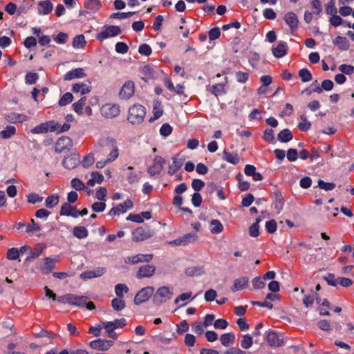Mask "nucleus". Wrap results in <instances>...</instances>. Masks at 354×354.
<instances>
[{
    "label": "nucleus",
    "instance_id": "obj_1",
    "mask_svg": "<svg viewBox=\"0 0 354 354\" xmlns=\"http://www.w3.org/2000/svg\"><path fill=\"white\" fill-rule=\"evenodd\" d=\"M146 115V109L140 104H135L129 109L127 120L133 124H140Z\"/></svg>",
    "mask_w": 354,
    "mask_h": 354
},
{
    "label": "nucleus",
    "instance_id": "obj_2",
    "mask_svg": "<svg viewBox=\"0 0 354 354\" xmlns=\"http://www.w3.org/2000/svg\"><path fill=\"white\" fill-rule=\"evenodd\" d=\"M154 231L147 225L137 227L132 232V240L135 242L143 241L151 238Z\"/></svg>",
    "mask_w": 354,
    "mask_h": 354
},
{
    "label": "nucleus",
    "instance_id": "obj_3",
    "mask_svg": "<svg viewBox=\"0 0 354 354\" xmlns=\"http://www.w3.org/2000/svg\"><path fill=\"white\" fill-rule=\"evenodd\" d=\"M173 292L167 286H161L153 296V304L156 306L167 302L172 297Z\"/></svg>",
    "mask_w": 354,
    "mask_h": 354
},
{
    "label": "nucleus",
    "instance_id": "obj_4",
    "mask_svg": "<svg viewBox=\"0 0 354 354\" xmlns=\"http://www.w3.org/2000/svg\"><path fill=\"white\" fill-rule=\"evenodd\" d=\"M127 324V320L124 318L116 319L111 322H103V328L106 329L108 336L115 339L116 333L114 330L118 328H122Z\"/></svg>",
    "mask_w": 354,
    "mask_h": 354
},
{
    "label": "nucleus",
    "instance_id": "obj_5",
    "mask_svg": "<svg viewBox=\"0 0 354 354\" xmlns=\"http://www.w3.org/2000/svg\"><path fill=\"white\" fill-rule=\"evenodd\" d=\"M60 124L59 122H56L54 120H50L36 126L32 129L30 131L34 134H41L46 133L48 131L53 132L58 130Z\"/></svg>",
    "mask_w": 354,
    "mask_h": 354
},
{
    "label": "nucleus",
    "instance_id": "obj_6",
    "mask_svg": "<svg viewBox=\"0 0 354 354\" xmlns=\"http://www.w3.org/2000/svg\"><path fill=\"white\" fill-rule=\"evenodd\" d=\"M121 32L122 30L119 26H104L103 30L96 35V39L100 41H103L109 37L118 36L120 35Z\"/></svg>",
    "mask_w": 354,
    "mask_h": 354
},
{
    "label": "nucleus",
    "instance_id": "obj_7",
    "mask_svg": "<svg viewBox=\"0 0 354 354\" xmlns=\"http://www.w3.org/2000/svg\"><path fill=\"white\" fill-rule=\"evenodd\" d=\"M166 160L164 158L156 156H155L152 165L147 168V172L151 176L159 175L163 169Z\"/></svg>",
    "mask_w": 354,
    "mask_h": 354
},
{
    "label": "nucleus",
    "instance_id": "obj_8",
    "mask_svg": "<svg viewBox=\"0 0 354 354\" xmlns=\"http://www.w3.org/2000/svg\"><path fill=\"white\" fill-rule=\"evenodd\" d=\"M154 288L152 286L142 288L134 297L135 304L140 305L147 301L152 296Z\"/></svg>",
    "mask_w": 354,
    "mask_h": 354
},
{
    "label": "nucleus",
    "instance_id": "obj_9",
    "mask_svg": "<svg viewBox=\"0 0 354 354\" xmlns=\"http://www.w3.org/2000/svg\"><path fill=\"white\" fill-rule=\"evenodd\" d=\"M73 147V141L68 136H62L59 138L55 145V151L57 153H62L66 150H70Z\"/></svg>",
    "mask_w": 354,
    "mask_h": 354
},
{
    "label": "nucleus",
    "instance_id": "obj_10",
    "mask_svg": "<svg viewBox=\"0 0 354 354\" xmlns=\"http://www.w3.org/2000/svg\"><path fill=\"white\" fill-rule=\"evenodd\" d=\"M120 106L115 104H106L102 107V114L106 118H115L120 114Z\"/></svg>",
    "mask_w": 354,
    "mask_h": 354
},
{
    "label": "nucleus",
    "instance_id": "obj_11",
    "mask_svg": "<svg viewBox=\"0 0 354 354\" xmlns=\"http://www.w3.org/2000/svg\"><path fill=\"white\" fill-rule=\"evenodd\" d=\"M135 85L133 82L127 81L122 86L119 95L121 99L127 100L134 94Z\"/></svg>",
    "mask_w": 354,
    "mask_h": 354
},
{
    "label": "nucleus",
    "instance_id": "obj_12",
    "mask_svg": "<svg viewBox=\"0 0 354 354\" xmlns=\"http://www.w3.org/2000/svg\"><path fill=\"white\" fill-rule=\"evenodd\" d=\"M113 344V342L112 340L102 339H95L90 342V346L92 348L102 351L109 350Z\"/></svg>",
    "mask_w": 354,
    "mask_h": 354
},
{
    "label": "nucleus",
    "instance_id": "obj_13",
    "mask_svg": "<svg viewBox=\"0 0 354 354\" xmlns=\"http://www.w3.org/2000/svg\"><path fill=\"white\" fill-rule=\"evenodd\" d=\"M156 271V267L152 264L142 266L139 268L136 277L138 279L149 278L152 277Z\"/></svg>",
    "mask_w": 354,
    "mask_h": 354
},
{
    "label": "nucleus",
    "instance_id": "obj_14",
    "mask_svg": "<svg viewBox=\"0 0 354 354\" xmlns=\"http://www.w3.org/2000/svg\"><path fill=\"white\" fill-rule=\"evenodd\" d=\"M116 146V140L114 138L107 137L100 139L97 147L101 148L102 152H106Z\"/></svg>",
    "mask_w": 354,
    "mask_h": 354
},
{
    "label": "nucleus",
    "instance_id": "obj_15",
    "mask_svg": "<svg viewBox=\"0 0 354 354\" xmlns=\"http://www.w3.org/2000/svg\"><path fill=\"white\" fill-rule=\"evenodd\" d=\"M197 239V234L194 232L188 233L173 241L176 245H186L190 243H194Z\"/></svg>",
    "mask_w": 354,
    "mask_h": 354
},
{
    "label": "nucleus",
    "instance_id": "obj_16",
    "mask_svg": "<svg viewBox=\"0 0 354 354\" xmlns=\"http://www.w3.org/2000/svg\"><path fill=\"white\" fill-rule=\"evenodd\" d=\"M284 20L286 24L290 27L292 32L295 30L299 24V19L295 13L293 12H288L284 16Z\"/></svg>",
    "mask_w": 354,
    "mask_h": 354
},
{
    "label": "nucleus",
    "instance_id": "obj_17",
    "mask_svg": "<svg viewBox=\"0 0 354 354\" xmlns=\"http://www.w3.org/2000/svg\"><path fill=\"white\" fill-rule=\"evenodd\" d=\"M77 209L76 207L72 206L71 204H69L68 203H64L61 206L59 215L77 218Z\"/></svg>",
    "mask_w": 354,
    "mask_h": 354
},
{
    "label": "nucleus",
    "instance_id": "obj_18",
    "mask_svg": "<svg viewBox=\"0 0 354 354\" xmlns=\"http://www.w3.org/2000/svg\"><path fill=\"white\" fill-rule=\"evenodd\" d=\"M86 76V74L84 68H77L67 72L64 76V80L70 81L75 78L85 77Z\"/></svg>",
    "mask_w": 354,
    "mask_h": 354
},
{
    "label": "nucleus",
    "instance_id": "obj_19",
    "mask_svg": "<svg viewBox=\"0 0 354 354\" xmlns=\"http://www.w3.org/2000/svg\"><path fill=\"white\" fill-rule=\"evenodd\" d=\"M273 55L277 58L284 57L288 53L287 43L284 41H280L276 47L272 48Z\"/></svg>",
    "mask_w": 354,
    "mask_h": 354
},
{
    "label": "nucleus",
    "instance_id": "obj_20",
    "mask_svg": "<svg viewBox=\"0 0 354 354\" xmlns=\"http://www.w3.org/2000/svg\"><path fill=\"white\" fill-rule=\"evenodd\" d=\"M152 259H153L152 254H138L136 255L129 257L127 262H130L132 264H136V263H142V262L149 263L152 260Z\"/></svg>",
    "mask_w": 354,
    "mask_h": 354
},
{
    "label": "nucleus",
    "instance_id": "obj_21",
    "mask_svg": "<svg viewBox=\"0 0 354 354\" xmlns=\"http://www.w3.org/2000/svg\"><path fill=\"white\" fill-rule=\"evenodd\" d=\"M266 340L271 346H281L283 345V339L274 331H269L266 335Z\"/></svg>",
    "mask_w": 354,
    "mask_h": 354
},
{
    "label": "nucleus",
    "instance_id": "obj_22",
    "mask_svg": "<svg viewBox=\"0 0 354 354\" xmlns=\"http://www.w3.org/2000/svg\"><path fill=\"white\" fill-rule=\"evenodd\" d=\"M105 272V268H97L93 270H87L80 274V278L82 279H92L102 276Z\"/></svg>",
    "mask_w": 354,
    "mask_h": 354
},
{
    "label": "nucleus",
    "instance_id": "obj_23",
    "mask_svg": "<svg viewBox=\"0 0 354 354\" xmlns=\"http://www.w3.org/2000/svg\"><path fill=\"white\" fill-rule=\"evenodd\" d=\"M249 282V278L248 277H241L234 281V285L231 288V290L233 292L245 289Z\"/></svg>",
    "mask_w": 354,
    "mask_h": 354
},
{
    "label": "nucleus",
    "instance_id": "obj_24",
    "mask_svg": "<svg viewBox=\"0 0 354 354\" xmlns=\"http://www.w3.org/2000/svg\"><path fill=\"white\" fill-rule=\"evenodd\" d=\"M55 268V261L50 257L44 259V263L40 266V270L44 274L50 273Z\"/></svg>",
    "mask_w": 354,
    "mask_h": 354
},
{
    "label": "nucleus",
    "instance_id": "obj_25",
    "mask_svg": "<svg viewBox=\"0 0 354 354\" xmlns=\"http://www.w3.org/2000/svg\"><path fill=\"white\" fill-rule=\"evenodd\" d=\"M38 6L40 8L38 10L39 15H48L53 10V5L49 0L39 1Z\"/></svg>",
    "mask_w": 354,
    "mask_h": 354
},
{
    "label": "nucleus",
    "instance_id": "obj_26",
    "mask_svg": "<svg viewBox=\"0 0 354 354\" xmlns=\"http://www.w3.org/2000/svg\"><path fill=\"white\" fill-rule=\"evenodd\" d=\"M333 44L341 50H347L349 48V41L346 37L337 36L333 40Z\"/></svg>",
    "mask_w": 354,
    "mask_h": 354
},
{
    "label": "nucleus",
    "instance_id": "obj_27",
    "mask_svg": "<svg viewBox=\"0 0 354 354\" xmlns=\"http://www.w3.org/2000/svg\"><path fill=\"white\" fill-rule=\"evenodd\" d=\"M79 159L75 156H69L66 157L62 161L64 167L68 169H72L77 167Z\"/></svg>",
    "mask_w": 354,
    "mask_h": 354
},
{
    "label": "nucleus",
    "instance_id": "obj_28",
    "mask_svg": "<svg viewBox=\"0 0 354 354\" xmlns=\"http://www.w3.org/2000/svg\"><path fill=\"white\" fill-rule=\"evenodd\" d=\"M84 7L91 12H96L102 7V3L100 0H85Z\"/></svg>",
    "mask_w": 354,
    "mask_h": 354
},
{
    "label": "nucleus",
    "instance_id": "obj_29",
    "mask_svg": "<svg viewBox=\"0 0 354 354\" xmlns=\"http://www.w3.org/2000/svg\"><path fill=\"white\" fill-rule=\"evenodd\" d=\"M133 167L132 166L127 167V180L131 185L138 183L141 178L140 174L133 171Z\"/></svg>",
    "mask_w": 354,
    "mask_h": 354
},
{
    "label": "nucleus",
    "instance_id": "obj_30",
    "mask_svg": "<svg viewBox=\"0 0 354 354\" xmlns=\"http://www.w3.org/2000/svg\"><path fill=\"white\" fill-rule=\"evenodd\" d=\"M222 159L233 165H236L239 162V157L237 153H231L226 150H224L223 152Z\"/></svg>",
    "mask_w": 354,
    "mask_h": 354
},
{
    "label": "nucleus",
    "instance_id": "obj_31",
    "mask_svg": "<svg viewBox=\"0 0 354 354\" xmlns=\"http://www.w3.org/2000/svg\"><path fill=\"white\" fill-rule=\"evenodd\" d=\"M334 84L330 80H325L322 82L321 86L314 88V92L321 93L323 90L330 91L333 89Z\"/></svg>",
    "mask_w": 354,
    "mask_h": 354
},
{
    "label": "nucleus",
    "instance_id": "obj_32",
    "mask_svg": "<svg viewBox=\"0 0 354 354\" xmlns=\"http://www.w3.org/2000/svg\"><path fill=\"white\" fill-rule=\"evenodd\" d=\"M153 118H151L149 119V122H152L154 120L160 118L163 113L162 106L161 102L158 101H155L153 105Z\"/></svg>",
    "mask_w": 354,
    "mask_h": 354
},
{
    "label": "nucleus",
    "instance_id": "obj_33",
    "mask_svg": "<svg viewBox=\"0 0 354 354\" xmlns=\"http://www.w3.org/2000/svg\"><path fill=\"white\" fill-rule=\"evenodd\" d=\"M72 91L73 93H80L82 95H85L91 91V86L84 83H76L73 85Z\"/></svg>",
    "mask_w": 354,
    "mask_h": 354
},
{
    "label": "nucleus",
    "instance_id": "obj_34",
    "mask_svg": "<svg viewBox=\"0 0 354 354\" xmlns=\"http://www.w3.org/2000/svg\"><path fill=\"white\" fill-rule=\"evenodd\" d=\"M73 234L76 238L82 239L88 236V231L84 226H75L73 227Z\"/></svg>",
    "mask_w": 354,
    "mask_h": 354
},
{
    "label": "nucleus",
    "instance_id": "obj_35",
    "mask_svg": "<svg viewBox=\"0 0 354 354\" xmlns=\"http://www.w3.org/2000/svg\"><path fill=\"white\" fill-rule=\"evenodd\" d=\"M292 132L288 129H283L277 135L278 140L281 142H288L292 140Z\"/></svg>",
    "mask_w": 354,
    "mask_h": 354
},
{
    "label": "nucleus",
    "instance_id": "obj_36",
    "mask_svg": "<svg viewBox=\"0 0 354 354\" xmlns=\"http://www.w3.org/2000/svg\"><path fill=\"white\" fill-rule=\"evenodd\" d=\"M16 133V128L12 125H8L0 131V138L8 139Z\"/></svg>",
    "mask_w": 354,
    "mask_h": 354
},
{
    "label": "nucleus",
    "instance_id": "obj_37",
    "mask_svg": "<svg viewBox=\"0 0 354 354\" xmlns=\"http://www.w3.org/2000/svg\"><path fill=\"white\" fill-rule=\"evenodd\" d=\"M209 91L216 97L224 95L227 93L225 90V84L222 83L212 86Z\"/></svg>",
    "mask_w": 354,
    "mask_h": 354
},
{
    "label": "nucleus",
    "instance_id": "obj_38",
    "mask_svg": "<svg viewBox=\"0 0 354 354\" xmlns=\"http://www.w3.org/2000/svg\"><path fill=\"white\" fill-rule=\"evenodd\" d=\"M91 178L89 179L87 182V184L89 186H94L95 184L97 183H101L104 180V176L102 174L98 171H93L91 174Z\"/></svg>",
    "mask_w": 354,
    "mask_h": 354
},
{
    "label": "nucleus",
    "instance_id": "obj_39",
    "mask_svg": "<svg viewBox=\"0 0 354 354\" xmlns=\"http://www.w3.org/2000/svg\"><path fill=\"white\" fill-rule=\"evenodd\" d=\"M262 221V218L259 216L256 218L255 223L252 224V225L249 228V234L252 237H258L259 236V223Z\"/></svg>",
    "mask_w": 354,
    "mask_h": 354
},
{
    "label": "nucleus",
    "instance_id": "obj_40",
    "mask_svg": "<svg viewBox=\"0 0 354 354\" xmlns=\"http://www.w3.org/2000/svg\"><path fill=\"white\" fill-rule=\"evenodd\" d=\"M235 335L233 333H227L221 335L220 341L223 346H227L230 343H234Z\"/></svg>",
    "mask_w": 354,
    "mask_h": 354
},
{
    "label": "nucleus",
    "instance_id": "obj_41",
    "mask_svg": "<svg viewBox=\"0 0 354 354\" xmlns=\"http://www.w3.org/2000/svg\"><path fill=\"white\" fill-rule=\"evenodd\" d=\"M185 272L189 277L200 276L204 273V270L201 267L192 266L187 268Z\"/></svg>",
    "mask_w": 354,
    "mask_h": 354
},
{
    "label": "nucleus",
    "instance_id": "obj_42",
    "mask_svg": "<svg viewBox=\"0 0 354 354\" xmlns=\"http://www.w3.org/2000/svg\"><path fill=\"white\" fill-rule=\"evenodd\" d=\"M86 41L83 35H76L73 40V47L74 48H82L85 46Z\"/></svg>",
    "mask_w": 354,
    "mask_h": 354
},
{
    "label": "nucleus",
    "instance_id": "obj_43",
    "mask_svg": "<svg viewBox=\"0 0 354 354\" xmlns=\"http://www.w3.org/2000/svg\"><path fill=\"white\" fill-rule=\"evenodd\" d=\"M59 201V196L58 195L48 196L45 201V205L47 208L52 209L57 205Z\"/></svg>",
    "mask_w": 354,
    "mask_h": 354
},
{
    "label": "nucleus",
    "instance_id": "obj_44",
    "mask_svg": "<svg viewBox=\"0 0 354 354\" xmlns=\"http://www.w3.org/2000/svg\"><path fill=\"white\" fill-rule=\"evenodd\" d=\"M210 232L213 234H217L221 233L223 230V226L222 223L216 219H214L210 222Z\"/></svg>",
    "mask_w": 354,
    "mask_h": 354
},
{
    "label": "nucleus",
    "instance_id": "obj_45",
    "mask_svg": "<svg viewBox=\"0 0 354 354\" xmlns=\"http://www.w3.org/2000/svg\"><path fill=\"white\" fill-rule=\"evenodd\" d=\"M75 296L76 295L73 294H66L63 296L58 297L57 300L62 304H68L74 306Z\"/></svg>",
    "mask_w": 354,
    "mask_h": 354
},
{
    "label": "nucleus",
    "instance_id": "obj_46",
    "mask_svg": "<svg viewBox=\"0 0 354 354\" xmlns=\"http://www.w3.org/2000/svg\"><path fill=\"white\" fill-rule=\"evenodd\" d=\"M283 198L280 192L274 193V208L277 209V213H279L283 209Z\"/></svg>",
    "mask_w": 354,
    "mask_h": 354
},
{
    "label": "nucleus",
    "instance_id": "obj_47",
    "mask_svg": "<svg viewBox=\"0 0 354 354\" xmlns=\"http://www.w3.org/2000/svg\"><path fill=\"white\" fill-rule=\"evenodd\" d=\"M301 122L298 124V128L301 131H307L311 127V123L307 120L306 115L302 114L300 115Z\"/></svg>",
    "mask_w": 354,
    "mask_h": 354
},
{
    "label": "nucleus",
    "instance_id": "obj_48",
    "mask_svg": "<svg viewBox=\"0 0 354 354\" xmlns=\"http://www.w3.org/2000/svg\"><path fill=\"white\" fill-rule=\"evenodd\" d=\"M34 0H30V1L24 0V1H22L19 7L17 9L18 15H19L21 14L26 13L28 11V10L32 7V2Z\"/></svg>",
    "mask_w": 354,
    "mask_h": 354
},
{
    "label": "nucleus",
    "instance_id": "obj_49",
    "mask_svg": "<svg viewBox=\"0 0 354 354\" xmlns=\"http://www.w3.org/2000/svg\"><path fill=\"white\" fill-rule=\"evenodd\" d=\"M298 74L303 82H310L313 79L310 71L306 68L300 69Z\"/></svg>",
    "mask_w": 354,
    "mask_h": 354
},
{
    "label": "nucleus",
    "instance_id": "obj_50",
    "mask_svg": "<svg viewBox=\"0 0 354 354\" xmlns=\"http://www.w3.org/2000/svg\"><path fill=\"white\" fill-rule=\"evenodd\" d=\"M183 165V162L181 161H178L176 158H173V162L169 167L168 174L170 176L174 174Z\"/></svg>",
    "mask_w": 354,
    "mask_h": 354
},
{
    "label": "nucleus",
    "instance_id": "obj_51",
    "mask_svg": "<svg viewBox=\"0 0 354 354\" xmlns=\"http://www.w3.org/2000/svg\"><path fill=\"white\" fill-rule=\"evenodd\" d=\"M252 344L253 339L250 335L246 334L242 337V339L241 340V346L243 349L250 348L252 346Z\"/></svg>",
    "mask_w": 354,
    "mask_h": 354
},
{
    "label": "nucleus",
    "instance_id": "obj_52",
    "mask_svg": "<svg viewBox=\"0 0 354 354\" xmlns=\"http://www.w3.org/2000/svg\"><path fill=\"white\" fill-rule=\"evenodd\" d=\"M125 301L120 298H114L111 301V306L116 311L122 310L125 308Z\"/></svg>",
    "mask_w": 354,
    "mask_h": 354
},
{
    "label": "nucleus",
    "instance_id": "obj_53",
    "mask_svg": "<svg viewBox=\"0 0 354 354\" xmlns=\"http://www.w3.org/2000/svg\"><path fill=\"white\" fill-rule=\"evenodd\" d=\"M86 100V97H83L73 104L74 111L76 112L78 115L82 114V109L85 105Z\"/></svg>",
    "mask_w": 354,
    "mask_h": 354
},
{
    "label": "nucleus",
    "instance_id": "obj_54",
    "mask_svg": "<svg viewBox=\"0 0 354 354\" xmlns=\"http://www.w3.org/2000/svg\"><path fill=\"white\" fill-rule=\"evenodd\" d=\"M73 95L71 93L67 92L61 97L58 102V104L60 106H64L70 104L73 101Z\"/></svg>",
    "mask_w": 354,
    "mask_h": 354
},
{
    "label": "nucleus",
    "instance_id": "obj_55",
    "mask_svg": "<svg viewBox=\"0 0 354 354\" xmlns=\"http://www.w3.org/2000/svg\"><path fill=\"white\" fill-rule=\"evenodd\" d=\"M326 12L329 15H335L337 13V9L335 6V0H329L325 5Z\"/></svg>",
    "mask_w": 354,
    "mask_h": 354
},
{
    "label": "nucleus",
    "instance_id": "obj_56",
    "mask_svg": "<svg viewBox=\"0 0 354 354\" xmlns=\"http://www.w3.org/2000/svg\"><path fill=\"white\" fill-rule=\"evenodd\" d=\"M317 184L318 187L320 189H324L325 191L333 190V189H335L336 186L335 183H326L322 179L318 180Z\"/></svg>",
    "mask_w": 354,
    "mask_h": 354
},
{
    "label": "nucleus",
    "instance_id": "obj_57",
    "mask_svg": "<svg viewBox=\"0 0 354 354\" xmlns=\"http://www.w3.org/2000/svg\"><path fill=\"white\" fill-rule=\"evenodd\" d=\"M129 291V288L122 283H118L115 286V293L119 297H123L124 292H127Z\"/></svg>",
    "mask_w": 354,
    "mask_h": 354
},
{
    "label": "nucleus",
    "instance_id": "obj_58",
    "mask_svg": "<svg viewBox=\"0 0 354 354\" xmlns=\"http://www.w3.org/2000/svg\"><path fill=\"white\" fill-rule=\"evenodd\" d=\"M127 212L126 209L123 206L122 203L117 205L115 207H113L110 209L108 214L109 216H115L119 215L120 213H125Z\"/></svg>",
    "mask_w": 354,
    "mask_h": 354
},
{
    "label": "nucleus",
    "instance_id": "obj_59",
    "mask_svg": "<svg viewBox=\"0 0 354 354\" xmlns=\"http://www.w3.org/2000/svg\"><path fill=\"white\" fill-rule=\"evenodd\" d=\"M71 187L77 191H81L85 189L84 183L77 178H73L71 181Z\"/></svg>",
    "mask_w": 354,
    "mask_h": 354
},
{
    "label": "nucleus",
    "instance_id": "obj_60",
    "mask_svg": "<svg viewBox=\"0 0 354 354\" xmlns=\"http://www.w3.org/2000/svg\"><path fill=\"white\" fill-rule=\"evenodd\" d=\"M30 222V224L26 225V232L27 233H34L41 230V227L38 223H35L34 219L32 218Z\"/></svg>",
    "mask_w": 354,
    "mask_h": 354
},
{
    "label": "nucleus",
    "instance_id": "obj_61",
    "mask_svg": "<svg viewBox=\"0 0 354 354\" xmlns=\"http://www.w3.org/2000/svg\"><path fill=\"white\" fill-rule=\"evenodd\" d=\"M263 138L269 143L274 142V131L272 129H266L263 132Z\"/></svg>",
    "mask_w": 354,
    "mask_h": 354
},
{
    "label": "nucleus",
    "instance_id": "obj_62",
    "mask_svg": "<svg viewBox=\"0 0 354 354\" xmlns=\"http://www.w3.org/2000/svg\"><path fill=\"white\" fill-rule=\"evenodd\" d=\"M95 159L94 156L92 153H89L85 156L82 161V165L84 168H88L94 163Z\"/></svg>",
    "mask_w": 354,
    "mask_h": 354
},
{
    "label": "nucleus",
    "instance_id": "obj_63",
    "mask_svg": "<svg viewBox=\"0 0 354 354\" xmlns=\"http://www.w3.org/2000/svg\"><path fill=\"white\" fill-rule=\"evenodd\" d=\"M39 79V75L36 73H28L25 76V82L27 84H35Z\"/></svg>",
    "mask_w": 354,
    "mask_h": 354
},
{
    "label": "nucleus",
    "instance_id": "obj_64",
    "mask_svg": "<svg viewBox=\"0 0 354 354\" xmlns=\"http://www.w3.org/2000/svg\"><path fill=\"white\" fill-rule=\"evenodd\" d=\"M172 132V127L168 123L163 124L160 129V133L164 137L169 136Z\"/></svg>",
    "mask_w": 354,
    "mask_h": 354
}]
</instances>
